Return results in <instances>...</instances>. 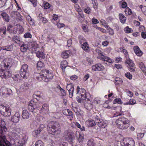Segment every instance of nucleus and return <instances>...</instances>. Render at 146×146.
Segmentation results:
<instances>
[{
  "instance_id": "obj_1",
  "label": "nucleus",
  "mask_w": 146,
  "mask_h": 146,
  "mask_svg": "<svg viewBox=\"0 0 146 146\" xmlns=\"http://www.w3.org/2000/svg\"><path fill=\"white\" fill-rule=\"evenodd\" d=\"M36 76L38 80L47 82L53 78L54 75L51 70L45 69L42 70L40 73H36Z\"/></svg>"
},
{
  "instance_id": "obj_2",
  "label": "nucleus",
  "mask_w": 146,
  "mask_h": 146,
  "mask_svg": "<svg viewBox=\"0 0 146 146\" xmlns=\"http://www.w3.org/2000/svg\"><path fill=\"white\" fill-rule=\"evenodd\" d=\"M47 129L49 133L55 135H59L61 132L59 123L55 121H51L49 123Z\"/></svg>"
},
{
  "instance_id": "obj_3",
  "label": "nucleus",
  "mask_w": 146,
  "mask_h": 146,
  "mask_svg": "<svg viewBox=\"0 0 146 146\" xmlns=\"http://www.w3.org/2000/svg\"><path fill=\"white\" fill-rule=\"evenodd\" d=\"M117 127L121 129H127L129 126V121L127 119L124 117H121L115 121Z\"/></svg>"
},
{
  "instance_id": "obj_4",
  "label": "nucleus",
  "mask_w": 146,
  "mask_h": 146,
  "mask_svg": "<svg viewBox=\"0 0 146 146\" xmlns=\"http://www.w3.org/2000/svg\"><path fill=\"white\" fill-rule=\"evenodd\" d=\"M85 90L84 88H80L78 86H77L76 89V94H79V96L76 98V100L78 103H84L85 101V99H86V96L85 94Z\"/></svg>"
},
{
  "instance_id": "obj_5",
  "label": "nucleus",
  "mask_w": 146,
  "mask_h": 146,
  "mask_svg": "<svg viewBox=\"0 0 146 146\" xmlns=\"http://www.w3.org/2000/svg\"><path fill=\"white\" fill-rule=\"evenodd\" d=\"M0 113L5 117H8L11 114V110L9 106L0 104Z\"/></svg>"
},
{
  "instance_id": "obj_6",
  "label": "nucleus",
  "mask_w": 146,
  "mask_h": 146,
  "mask_svg": "<svg viewBox=\"0 0 146 146\" xmlns=\"http://www.w3.org/2000/svg\"><path fill=\"white\" fill-rule=\"evenodd\" d=\"M28 66L26 64H23L21 67L20 72V75L24 79H27L29 76V73L27 70Z\"/></svg>"
},
{
  "instance_id": "obj_7",
  "label": "nucleus",
  "mask_w": 146,
  "mask_h": 146,
  "mask_svg": "<svg viewBox=\"0 0 146 146\" xmlns=\"http://www.w3.org/2000/svg\"><path fill=\"white\" fill-rule=\"evenodd\" d=\"M120 144L122 146H134L135 143L132 138H130L124 139L121 141Z\"/></svg>"
},
{
  "instance_id": "obj_8",
  "label": "nucleus",
  "mask_w": 146,
  "mask_h": 146,
  "mask_svg": "<svg viewBox=\"0 0 146 146\" xmlns=\"http://www.w3.org/2000/svg\"><path fill=\"white\" fill-rule=\"evenodd\" d=\"M64 137L66 140L69 142H72L74 138L73 132L70 130H66L64 132Z\"/></svg>"
},
{
  "instance_id": "obj_9",
  "label": "nucleus",
  "mask_w": 146,
  "mask_h": 146,
  "mask_svg": "<svg viewBox=\"0 0 146 146\" xmlns=\"http://www.w3.org/2000/svg\"><path fill=\"white\" fill-rule=\"evenodd\" d=\"M5 122L0 120V133L5 134L7 130V128L5 126Z\"/></svg>"
},
{
  "instance_id": "obj_10",
  "label": "nucleus",
  "mask_w": 146,
  "mask_h": 146,
  "mask_svg": "<svg viewBox=\"0 0 146 146\" xmlns=\"http://www.w3.org/2000/svg\"><path fill=\"white\" fill-rule=\"evenodd\" d=\"M13 62V60L11 58L6 59L4 60V67L10 68L12 66Z\"/></svg>"
},
{
  "instance_id": "obj_11",
  "label": "nucleus",
  "mask_w": 146,
  "mask_h": 146,
  "mask_svg": "<svg viewBox=\"0 0 146 146\" xmlns=\"http://www.w3.org/2000/svg\"><path fill=\"white\" fill-rule=\"evenodd\" d=\"M84 103H82L84 104L85 108L88 110H90L93 108V106L92 103L90 101L88 98L85 99V101Z\"/></svg>"
},
{
  "instance_id": "obj_12",
  "label": "nucleus",
  "mask_w": 146,
  "mask_h": 146,
  "mask_svg": "<svg viewBox=\"0 0 146 146\" xmlns=\"http://www.w3.org/2000/svg\"><path fill=\"white\" fill-rule=\"evenodd\" d=\"M20 114L18 112H16L11 117V121L14 123H16L19 122L21 117Z\"/></svg>"
},
{
  "instance_id": "obj_13",
  "label": "nucleus",
  "mask_w": 146,
  "mask_h": 146,
  "mask_svg": "<svg viewBox=\"0 0 146 146\" xmlns=\"http://www.w3.org/2000/svg\"><path fill=\"white\" fill-rule=\"evenodd\" d=\"M66 89L68 91L69 97L72 98L74 90V86L72 84H68L67 85Z\"/></svg>"
},
{
  "instance_id": "obj_14",
  "label": "nucleus",
  "mask_w": 146,
  "mask_h": 146,
  "mask_svg": "<svg viewBox=\"0 0 146 146\" xmlns=\"http://www.w3.org/2000/svg\"><path fill=\"white\" fill-rule=\"evenodd\" d=\"M41 106H38V104H37L35 105H33L32 103H29L28 106V109L30 111L32 112H36L35 110H39Z\"/></svg>"
},
{
  "instance_id": "obj_15",
  "label": "nucleus",
  "mask_w": 146,
  "mask_h": 146,
  "mask_svg": "<svg viewBox=\"0 0 146 146\" xmlns=\"http://www.w3.org/2000/svg\"><path fill=\"white\" fill-rule=\"evenodd\" d=\"M99 59L101 60L104 61L105 62V64H108V63L109 64H111L113 62V60L112 59L110 58V57L106 56H105L104 55H102V56L99 57Z\"/></svg>"
},
{
  "instance_id": "obj_16",
  "label": "nucleus",
  "mask_w": 146,
  "mask_h": 146,
  "mask_svg": "<svg viewBox=\"0 0 146 146\" xmlns=\"http://www.w3.org/2000/svg\"><path fill=\"white\" fill-rule=\"evenodd\" d=\"M104 68V67L101 64L99 63L96 64L92 66V70L94 71H100L103 70Z\"/></svg>"
},
{
  "instance_id": "obj_17",
  "label": "nucleus",
  "mask_w": 146,
  "mask_h": 146,
  "mask_svg": "<svg viewBox=\"0 0 146 146\" xmlns=\"http://www.w3.org/2000/svg\"><path fill=\"white\" fill-rule=\"evenodd\" d=\"M7 29L10 34H16V27L12 25H8Z\"/></svg>"
},
{
  "instance_id": "obj_18",
  "label": "nucleus",
  "mask_w": 146,
  "mask_h": 146,
  "mask_svg": "<svg viewBox=\"0 0 146 146\" xmlns=\"http://www.w3.org/2000/svg\"><path fill=\"white\" fill-rule=\"evenodd\" d=\"M63 113L64 115L69 116V117L70 118V119L72 120L73 117V114L71 111L69 109H66L63 111Z\"/></svg>"
},
{
  "instance_id": "obj_19",
  "label": "nucleus",
  "mask_w": 146,
  "mask_h": 146,
  "mask_svg": "<svg viewBox=\"0 0 146 146\" xmlns=\"http://www.w3.org/2000/svg\"><path fill=\"white\" fill-rule=\"evenodd\" d=\"M45 127L44 125L43 124H41L38 128V129L35 130V131L33 132V134L34 136H36L39 134L40 132L43 130V129Z\"/></svg>"
},
{
  "instance_id": "obj_20",
  "label": "nucleus",
  "mask_w": 146,
  "mask_h": 146,
  "mask_svg": "<svg viewBox=\"0 0 146 146\" xmlns=\"http://www.w3.org/2000/svg\"><path fill=\"white\" fill-rule=\"evenodd\" d=\"M1 16L3 20L7 22H8L10 20V17L5 12L3 11L1 14Z\"/></svg>"
},
{
  "instance_id": "obj_21",
  "label": "nucleus",
  "mask_w": 146,
  "mask_h": 146,
  "mask_svg": "<svg viewBox=\"0 0 146 146\" xmlns=\"http://www.w3.org/2000/svg\"><path fill=\"white\" fill-rule=\"evenodd\" d=\"M85 124L88 127H92L96 125V123L94 120L91 119L86 121Z\"/></svg>"
},
{
  "instance_id": "obj_22",
  "label": "nucleus",
  "mask_w": 146,
  "mask_h": 146,
  "mask_svg": "<svg viewBox=\"0 0 146 146\" xmlns=\"http://www.w3.org/2000/svg\"><path fill=\"white\" fill-rule=\"evenodd\" d=\"M134 52L135 54L138 56H141L143 54L142 52L140 50L139 47L138 46H136L133 48Z\"/></svg>"
},
{
  "instance_id": "obj_23",
  "label": "nucleus",
  "mask_w": 146,
  "mask_h": 146,
  "mask_svg": "<svg viewBox=\"0 0 146 146\" xmlns=\"http://www.w3.org/2000/svg\"><path fill=\"white\" fill-rule=\"evenodd\" d=\"M97 125L100 127L104 128L107 126V123L105 121L101 119L99 122L96 123Z\"/></svg>"
},
{
  "instance_id": "obj_24",
  "label": "nucleus",
  "mask_w": 146,
  "mask_h": 146,
  "mask_svg": "<svg viewBox=\"0 0 146 146\" xmlns=\"http://www.w3.org/2000/svg\"><path fill=\"white\" fill-rule=\"evenodd\" d=\"M6 34V28L3 26L0 28V35L3 37H4Z\"/></svg>"
},
{
  "instance_id": "obj_25",
  "label": "nucleus",
  "mask_w": 146,
  "mask_h": 146,
  "mask_svg": "<svg viewBox=\"0 0 146 146\" xmlns=\"http://www.w3.org/2000/svg\"><path fill=\"white\" fill-rule=\"evenodd\" d=\"M29 113L26 110H23L22 114V116L23 119H27L29 118Z\"/></svg>"
},
{
  "instance_id": "obj_26",
  "label": "nucleus",
  "mask_w": 146,
  "mask_h": 146,
  "mask_svg": "<svg viewBox=\"0 0 146 146\" xmlns=\"http://www.w3.org/2000/svg\"><path fill=\"white\" fill-rule=\"evenodd\" d=\"M16 33H19V34H22L24 31V29L22 26L19 25H18L16 27Z\"/></svg>"
},
{
  "instance_id": "obj_27",
  "label": "nucleus",
  "mask_w": 146,
  "mask_h": 146,
  "mask_svg": "<svg viewBox=\"0 0 146 146\" xmlns=\"http://www.w3.org/2000/svg\"><path fill=\"white\" fill-rule=\"evenodd\" d=\"M12 40L16 43H18L21 41V38L19 36L17 35L14 36L12 38Z\"/></svg>"
},
{
  "instance_id": "obj_28",
  "label": "nucleus",
  "mask_w": 146,
  "mask_h": 146,
  "mask_svg": "<svg viewBox=\"0 0 146 146\" xmlns=\"http://www.w3.org/2000/svg\"><path fill=\"white\" fill-rule=\"evenodd\" d=\"M19 129H14L12 132V135L13 137L17 138L18 137V134L19 133Z\"/></svg>"
},
{
  "instance_id": "obj_29",
  "label": "nucleus",
  "mask_w": 146,
  "mask_h": 146,
  "mask_svg": "<svg viewBox=\"0 0 146 146\" xmlns=\"http://www.w3.org/2000/svg\"><path fill=\"white\" fill-rule=\"evenodd\" d=\"M57 88L59 90L60 92V95L62 96H64L66 95V92L65 90L61 87L60 86L58 85Z\"/></svg>"
},
{
  "instance_id": "obj_30",
  "label": "nucleus",
  "mask_w": 146,
  "mask_h": 146,
  "mask_svg": "<svg viewBox=\"0 0 146 146\" xmlns=\"http://www.w3.org/2000/svg\"><path fill=\"white\" fill-rule=\"evenodd\" d=\"M78 17L79 21L81 22H82L84 20V16L82 13H79Z\"/></svg>"
},
{
  "instance_id": "obj_31",
  "label": "nucleus",
  "mask_w": 146,
  "mask_h": 146,
  "mask_svg": "<svg viewBox=\"0 0 146 146\" xmlns=\"http://www.w3.org/2000/svg\"><path fill=\"white\" fill-rule=\"evenodd\" d=\"M68 62L66 60L62 61L60 64V67L62 70H64L68 66Z\"/></svg>"
},
{
  "instance_id": "obj_32",
  "label": "nucleus",
  "mask_w": 146,
  "mask_h": 146,
  "mask_svg": "<svg viewBox=\"0 0 146 146\" xmlns=\"http://www.w3.org/2000/svg\"><path fill=\"white\" fill-rule=\"evenodd\" d=\"M120 21L123 23H124L126 20V18L122 13H120L119 15Z\"/></svg>"
},
{
  "instance_id": "obj_33",
  "label": "nucleus",
  "mask_w": 146,
  "mask_h": 146,
  "mask_svg": "<svg viewBox=\"0 0 146 146\" xmlns=\"http://www.w3.org/2000/svg\"><path fill=\"white\" fill-rule=\"evenodd\" d=\"M4 73V76H3V78H4L5 79H7L9 77L11 76V72L8 70H5Z\"/></svg>"
},
{
  "instance_id": "obj_34",
  "label": "nucleus",
  "mask_w": 146,
  "mask_h": 146,
  "mask_svg": "<svg viewBox=\"0 0 146 146\" xmlns=\"http://www.w3.org/2000/svg\"><path fill=\"white\" fill-rule=\"evenodd\" d=\"M28 49V47L27 45L24 44H22V45L21 46L20 48L21 51L23 52H26Z\"/></svg>"
},
{
  "instance_id": "obj_35",
  "label": "nucleus",
  "mask_w": 146,
  "mask_h": 146,
  "mask_svg": "<svg viewBox=\"0 0 146 146\" xmlns=\"http://www.w3.org/2000/svg\"><path fill=\"white\" fill-rule=\"evenodd\" d=\"M81 47L85 51L88 50L89 48L88 44L86 42H84L82 44Z\"/></svg>"
},
{
  "instance_id": "obj_36",
  "label": "nucleus",
  "mask_w": 146,
  "mask_h": 146,
  "mask_svg": "<svg viewBox=\"0 0 146 146\" xmlns=\"http://www.w3.org/2000/svg\"><path fill=\"white\" fill-rule=\"evenodd\" d=\"M69 54V51L68 50H66L62 52L61 54V56L63 58H66L68 57Z\"/></svg>"
},
{
  "instance_id": "obj_37",
  "label": "nucleus",
  "mask_w": 146,
  "mask_h": 146,
  "mask_svg": "<svg viewBox=\"0 0 146 146\" xmlns=\"http://www.w3.org/2000/svg\"><path fill=\"white\" fill-rule=\"evenodd\" d=\"M38 106H41L40 109H41V110L43 111L45 110L46 111H47L48 110V105L47 104H44L42 106V105H38Z\"/></svg>"
},
{
  "instance_id": "obj_38",
  "label": "nucleus",
  "mask_w": 146,
  "mask_h": 146,
  "mask_svg": "<svg viewBox=\"0 0 146 146\" xmlns=\"http://www.w3.org/2000/svg\"><path fill=\"white\" fill-rule=\"evenodd\" d=\"M98 115V114H96V113L94 114L93 115L92 118L93 119H94L96 120V123H97L98 122H99L100 121V120L101 119L100 118V117Z\"/></svg>"
},
{
  "instance_id": "obj_39",
  "label": "nucleus",
  "mask_w": 146,
  "mask_h": 146,
  "mask_svg": "<svg viewBox=\"0 0 146 146\" xmlns=\"http://www.w3.org/2000/svg\"><path fill=\"white\" fill-rule=\"evenodd\" d=\"M10 15L11 17L16 18L17 15L20 16V14L17 11H13L10 13Z\"/></svg>"
},
{
  "instance_id": "obj_40",
  "label": "nucleus",
  "mask_w": 146,
  "mask_h": 146,
  "mask_svg": "<svg viewBox=\"0 0 146 146\" xmlns=\"http://www.w3.org/2000/svg\"><path fill=\"white\" fill-rule=\"evenodd\" d=\"M13 49V46L11 45L4 46L2 47V49L4 50L7 51H11Z\"/></svg>"
},
{
  "instance_id": "obj_41",
  "label": "nucleus",
  "mask_w": 146,
  "mask_h": 146,
  "mask_svg": "<svg viewBox=\"0 0 146 146\" xmlns=\"http://www.w3.org/2000/svg\"><path fill=\"white\" fill-rule=\"evenodd\" d=\"M78 37L80 44H82V43H83L84 42H84L86 41V39L82 36L79 35L78 36Z\"/></svg>"
},
{
  "instance_id": "obj_42",
  "label": "nucleus",
  "mask_w": 146,
  "mask_h": 146,
  "mask_svg": "<svg viewBox=\"0 0 146 146\" xmlns=\"http://www.w3.org/2000/svg\"><path fill=\"white\" fill-rule=\"evenodd\" d=\"M29 84L27 83H25L21 86V88L22 89L23 91H25L29 88Z\"/></svg>"
},
{
  "instance_id": "obj_43",
  "label": "nucleus",
  "mask_w": 146,
  "mask_h": 146,
  "mask_svg": "<svg viewBox=\"0 0 146 146\" xmlns=\"http://www.w3.org/2000/svg\"><path fill=\"white\" fill-rule=\"evenodd\" d=\"M36 56L39 58H43L44 53L42 51H38L36 53Z\"/></svg>"
},
{
  "instance_id": "obj_44",
  "label": "nucleus",
  "mask_w": 146,
  "mask_h": 146,
  "mask_svg": "<svg viewBox=\"0 0 146 146\" xmlns=\"http://www.w3.org/2000/svg\"><path fill=\"white\" fill-rule=\"evenodd\" d=\"M37 68L38 70L40 69L41 68H42L44 67V63L41 61H38L37 64Z\"/></svg>"
},
{
  "instance_id": "obj_45",
  "label": "nucleus",
  "mask_w": 146,
  "mask_h": 146,
  "mask_svg": "<svg viewBox=\"0 0 146 146\" xmlns=\"http://www.w3.org/2000/svg\"><path fill=\"white\" fill-rule=\"evenodd\" d=\"M37 125L38 124L36 121H34L31 123V127L32 129H34L36 127Z\"/></svg>"
},
{
  "instance_id": "obj_46",
  "label": "nucleus",
  "mask_w": 146,
  "mask_h": 146,
  "mask_svg": "<svg viewBox=\"0 0 146 146\" xmlns=\"http://www.w3.org/2000/svg\"><path fill=\"white\" fill-rule=\"evenodd\" d=\"M84 139L83 135L80 133L79 135V137L78 138V141L79 143H81L83 141Z\"/></svg>"
},
{
  "instance_id": "obj_47",
  "label": "nucleus",
  "mask_w": 146,
  "mask_h": 146,
  "mask_svg": "<svg viewBox=\"0 0 146 146\" xmlns=\"http://www.w3.org/2000/svg\"><path fill=\"white\" fill-rule=\"evenodd\" d=\"M125 32L127 33H129L133 32V30L131 28H129V27L127 26L125 28Z\"/></svg>"
},
{
  "instance_id": "obj_48",
  "label": "nucleus",
  "mask_w": 146,
  "mask_h": 146,
  "mask_svg": "<svg viewBox=\"0 0 146 146\" xmlns=\"http://www.w3.org/2000/svg\"><path fill=\"white\" fill-rule=\"evenodd\" d=\"M139 65L141 69L144 72L145 71V65L143 62H140L139 63Z\"/></svg>"
},
{
  "instance_id": "obj_49",
  "label": "nucleus",
  "mask_w": 146,
  "mask_h": 146,
  "mask_svg": "<svg viewBox=\"0 0 146 146\" xmlns=\"http://www.w3.org/2000/svg\"><path fill=\"white\" fill-rule=\"evenodd\" d=\"M35 145V146H44L43 143L40 140L36 141Z\"/></svg>"
},
{
  "instance_id": "obj_50",
  "label": "nucleus",
  "mask_w": 146,
  "mask_h": 146,
  "mask_svg": "<svg viewBox=\"0 0 146 146\" xmlns=\"http://www.w3.org/2000/svg\"><path fill=\"white\" fill-rule=\"evenodd\" d=\"M27 137L26 136L25 137H23L21 141V143H20V146H22L25 144L27 142Z\"/></svg>"
},
{
  "instance_id": "obj_51",
  "label": "nucleus",
  "mask_w": 146,
  "mask_h": 146,
  "mask_svg": "<svg viewBox=\"0 0 146 146\" xmlns=\"http://www.w3.org/2000/svg\"><path fill=\"white\" fill-rule=\"evenodd\" d=\"M125 63L128 64L129 66L133 65L134 64L133 61L129 58H127L125 62Z\"/></svg>"
},
{
  "instance_id": "obj_52",
  "label": "nucleus",
  "mask_w": 146,
  "mask_h": 146,
  "mask_svg": "<svg viewBox=\"0 0 146 146\" xmlns=\"http://www.w3.org/2000/svg\"><path fill=\"white\" fill-rule=\"evenodd\" d=\"M95 144L94 140L91 139L88 141L87 144L88 146H94Z\"/></svg>"
},
{
  "instance_id": "obj_53",
  "label": "nucleus",
  "mask_w": 146,
  "mask_h": 146,
  "mask_svg": "<svg viewBox=\"0 0 146 146\" xmlns=\"http://www.w3.org/2000/svg\"><path fill=\"white\" fill-rule=\"evenodd\" d=\"M115 83L116 84H121L123 82L122 80L120 78H115Z\"/></svg>"
},
{
  "instance_id": "obj_54",
  "label": "nucleus",
  "mask_w": 146,
  "mask_h": 146,
  "mask_svg": "<svg viewBox=\"0 0 146 146\" xmlns=\"http://www.w3.org/2000/svg\"><path fill=\"white\" fill-rule=\"evenodd\" d=\"M100 21L102 24L104 25V26L106 28H108V27H109V26L107 25V23L105 20L103 19H101Z\"/></svg>"
},
{
  "instance_id": "obj_55",
  "label": "nucleus",
  "mask_w": 146,
  "mask_h": 146,
  "mask_svg": "<svg viewBox=\"0 0 146 146\" xmlns=\"http://www.w3.org/2000/svg\"><path fill=\"white\" fill-rule=\"evenodd\" d=\"M25 38H31L32 37V35L30 33L27 32L24 34L23 36Z\"/></svg>"
},
{
  "instance_id": "obj_56",
  "label": "nucleus",
  "mask_w": 146,
  "mask_h": 146,
  "mask_svg": "<svg viewBox=\"0 0 146 146\" xmlns=\"http://www.w3.org/2000/svg\"><path fill=\"white\" fill-rule=\"evenodd\" d=\"M129 70L131 72H134L135 70V67L134 66V64L133 65H131L128 66Z\"/></svg>"
},
{
  "instance_id": "obj_57",
  "label": "nucleus",
  "mask_w": 146,
  "mask_h": 146,
  "mask_svg": "<svg viewBox=\"0 0 146 146\" xmlns=\"http://www.w3.org/2000/svg\"><path fill=\"white\" fill-rule=\"evenodd\" d=\"M125 76L129 79H131L132 78V76L129 72H126L125 74Z\"/></svg>"
},
{
  "instance_id": "obj_58",
  "label": "nucleus",
  "mask_w": 146,
  "mask_h": 146,
  "mask_svg": "<svg viewBox=\"0 0 146 146\" xmlns=\"http://www.w3.org/2000/svg\"><path fill=\"white\" fill-rule=\"evenodd\" d=\"M6 2V0H0V7H1L5 6Z\"/></svg>"
},
{
  "instance_id": "obj_59",
  "label": "nucleus",
  "mask_w": 146,
  "mask_h": 146,
  "mask_svg": "<svg viewBox=\"0 0 146 146\" xmlns=\"http://www.w3.org/2000/svg\"><path fill=\"white\" fill-rule=\"evenodd\" d=\"M33 96L38 101H40L42 99L40 95L34 94Z\"/></svg>"
},
{
  "instance_id": "obj_60",
  "label": "nucleus",
  "mask_w": 146,
  "mask_h": 146,
  "mask_svg": "<svg viewBox=\"0 0 146 146\" xmlns=\"http://www.w3.org/2000/svg\"><path fill=\"white\" fill-rule=\"evenodd\" d=\"M114 102L113 103L114 104L115 103H117L118 104H121L122 103V102L121 99L120 98H117L115 99L114 100Z\"/></svg>"
},
{
  "instance_id": "obj_61",
  "label": "nucleus",
  "mask_w": 146,
  "mask_h": 146,
  "mask_svg": "<svg viewBox=\"0 0 146 146\" xmlns=\"http://www.w3.org/2000/svg\"><path fill=\"white\" fill-rule=\"evenodd\" d=\"M96 29L103 33H106L107 32L106 30L103 28L97 27Z\"/></svg>"
},
{
  "instance_id": "obj_62",
  "label": "nucleus",
  "mask_w": 146,
  "mask_h": 146,
  "mask_svg": "<svg viewBox=\"0 0 146 146\" xmlns=\"http://www.w3.org/2000/svg\"><path fill=\"white\" fill-rule=\"evenodd\" d=\"M91 9L89 7H87L84 9V11L86 13L89 14L91 11Z\"/></svg>"
},
{
  "instance_id": "obj_63",
  "label": "nucleus",
  "mask_w": 146,
  "mask_h": 146,
  "mask_svg": "<svg viewBox=\"0 0 146 146\" xmlns=\"http://www.w3.org/2000/svg\"><path fill=\"white\" fill-rule=\"evenodd\" d=\"M144 134L143 133H139L137 134V138L139 139H141L144 136Z\"/></svg>"
},
{
  "instance_id": "obj_64",
  "label": "nucleus",
  "mask_w": 146,
  "mask_h": 146,
  "mask_svg": "<svg viewBox=\"0 0 146 146\" xmlns=\"http://www.w3.org/2000/svg\"><path fill=\"white\" fill-rule=\"evenodd\" d=\"M96 51L99 55L98 57L99 58L100 56H102V55H104L103 54V52L100 50L98 49H96Z\"/></svg>"
}]
</instances>
